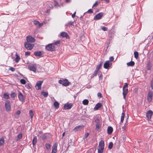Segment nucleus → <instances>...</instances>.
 Wrapping results in <instances>:
<instances>
[{"mask_svg": "<svg viewBox=\"0 0 153 153\" xmlns=\"http://www.w3.org/2000/svg\"><path fill=\"white\" fill-rule=\"evenodd\" d=\"M45 49L48 51H55V47L53 44H49L46 46Z\"/></svg>", "mask_w": 153, "mask_h": 153, "instance_id": "f257e3e1", "label": "nucleus"}, {"mask_svg": "<svg viewBox=\"0 0 153 153\" xmlns=\"http://www.w3.org/2000/svg\"><path fill=\"white\" fill-rule=\"evenodd\" d=\"M59 83L65 86H68L71 83L69 82L68 80L66 79H60L59 81Z\"/></svg>", "mask_w": 153, "mask_h": 153, "instance_id": "f03ea898", "label": "nucleus"}, {"mask_svg": "<svg viewBox=\"0 0 153 153\" xmlns=\"http://www.w3.org/2000/svg\"><path fill=\"white\" fill-rule=\"evenodd\" d=\"M25 47L27 49L29 50H31L34 46V45L31 44L29 43L26 42L24 44Z\"/></svg>", "mask_w": 153, "mask_h": 153, "instance_id": "7ed1b4c3", "label": "nucleus"}, {"mask_svg": "<svg viewBox=\"0 0 153 153\" xmlns=\"http://www.w3.org/2000/svg\"><path fill=\"white\" fill-rule=\"evenodd\" d=\"M5 107L7 111H9L11 110V107L10 102L9 101H7L5 103Z\"/></svg>", "mask_w": 153, "mask_h": 153, "instance_id": "20e7f679", "label": "nucleus"}, {"mask_svg": "<svg viewBox=\"0 0 153 153\" xmlns=\"http://www.w3.org/2000/svg\"><path fill=\"white\" fill-rule=\"evenodd\" d=\"M42 82V81H39L36 82L35 86L36 89L38 90L41 89V86Z\"/></svg>", "mask_w": 153, "mask_h": 153, "instance_id": "39448f33", "label": "nucleus"}, {"mask_svg": "<svg viewBox=\"0 0 153 153\" xmlns=\"http://www.w3.org/2000/svg\"><path fill=\"white\" fill-rule=\"evenodd\" d=\"M103 15V13L102 12H100L97 14L95 16L94 18V20H97L100 19Z\"/></svg>", "mask_w": 153, "mask_h": 153, "instance_id": "423d86ee", "label": "nucleus"}, {"mask_svg": "<svg viewBox=\"0 0 153 153\" xmlns=\"http://www.w3.org/2000/svg\"><path fill=\"white\" fill-rule=\"evenodd\" d=\"M153 97V93L152 91H149L148 96H147V100L149 102H151L152 100V99Z\"/></svg>", "mask_w": 153, "mask_h": 153, "instance_id": "0eeeda50", "label": "nucleus"}, {"mask_svg": "<svg viewBox=\"0 0 153 153\" xmlns=\"http://www.w3.org/2000/svg\"><path fill=\"white\" fill-rule=\"evenodd\" d=\"M153 114V112L151 110H149L146 112V116L147 118V120H150L151 119L152 116Z\"/></svg>", "mask_w": 153, "mask_h": 153, "instance_id": "6e6552de", "label": "nucleus"}, {"mask_svg": "<svg viewBox=\"0 0 153 153\" xmlns=\"http://www.w3.org/2000/svg\"><path fill=\"white\" fill-rule=\"evenodd\" d=\"M27 42L28 43H33L35 42V40L34 38L32 37L31 36H28L27 37Z\"/></svg>", "mask_w": 153, "mask_h": 153, "instance_id": "1a4fd4ad", "label": "nucleus"}, {"mask_svg": "<svg viewBox=\"0 0 153 153\" xmlns=\"http://www.w3.org/2000/svg\"><path fill=\"white\" fill-rule=\"evenodd\" d=\"M112 65L111 62L108 60L106 62L104 65V68L105 69H108Z\"/></svg>", "mask_w": 153, "mask_h": 153, "instance_id": "9d476101", "label": "nucleus"}, {"mask_svg": "<svg viewBox=\"0 0 153 153\" xmlns=\"http://www.w3.org/2000/svg\"><path fill=\"white\" fill-rule=\"evenodd\" d=\"M83 125H79L73 129V131L76 132L80 131L83 129L84 128Z\"/></svg>", "mask_w": 153, "mask_h": 153, "instance_id": "9b49d317", "label": "nucleus"}, {"mask_svg": "<svg viewBox=\"0 0 153 153\" xmlns=\"http://www.w3.org/2000/svg\"><path fill=\"white\" fill-rule=\"evenodd\" d=\"M72 104L71 103H67L64 104V110L69 109L71 108L72 106Z\"/></svg>", "mask_w": 153, "mask_h": 153, "instance_id": "f8f14e48", "label": "nucleus"}, {"mask_svg": "<svg viewBox=\"0 0 153 153\" xmlns=\"http://www.w3.org/2000/svg\"><path fill=\"white\" fill-rule=\"evenodd\" d=\"M57 144L56 143L54 144L52 147V153H56L57 151Z\"/></svg>", "mask_w": 153, "mask_h": 153, "instance_id": "ddd939ff", "label": "nucleus"}, {"mask_svg": "<svg viewBox=\"0 0 153 153\" xmlns=\"http://www.w3.org/2000/svg\"><path fill=\"white\" fill-rule=\"evenodd\" d=\"M18 97L20 101L21 102L24 101L25 98L24 97L22 94L20 92L19 93Z\"/></svg>", "mask_w": 153, "mask_h": 153, "instance_id": "4468645a", "label": "nucleus"}, {"mask_svg": "<svg viewBox=\"0 0 153 153\" xmlns=\"http://www.w3.org/2000/svg\"><path fill=\"white\" fill-rule=\"evenodd\" d=\"M60 35L62 37H65L67 39H69V37L67 33L65 32H62L60 33Z\"/></svg>", "mask_w": 153, "mask_h": 153, "instance_id": "2eb2a0df", "label": "nucleus"}, {"mask_svg": "<svg viewBox=\"0 0 153 153\" xmlns=\"http://www.w3.org/2000/svg\"><path fill=\"white\" fill-rule=\"evenodd\" d=\"M28 69L30 70L35 72L36 70V68L35 65L33 66H28Z\"/></svg>", "mask_w": 153, "mask_h": 153, "instance_id": "dca6fc26", "label": "nucleus"}, {"mask_svg": "<svg viewBox=\"0 0 153 153\" xmlns=\"http://www.w3.org/2000/svg\"><path fill=\"white\" fill-rule=\"evenodd\" d=\"M123 98L125 100L126 96V95L127 94L128 91V89H123Z\"/></svg>", "mask_w": 153, "mask_h": 153, "instance_id": "f3484780", "label": "nucleus"}, {"mask_svg": "<svg viewBox=\"0 0 153 153\" xmlns=\"http://www.w3.org/2000/svg\"><path fill=\"white\" fill-rule=\"evenodd\" d=\"M105 144L104 141L103 140H101L99 142L98 147L104 148Z\"/></svg>", "mask_w": 153, "mask_h": 153, "instance_id": "a211bd4d", "label": "nucleus"}, {"mask_svg": "<svg viewBox=\"0 0 153 153\" xmlns=\"http://www.w3.org/2000/svg\"><path fill=\"white\" fill-rule=\"evenodd\" d=\"M102 106V104L100 103H97L94 108V110H97Z\"/></svg>", "mask_w": 153, "mask_h": 153, "instance_id": "6ab92c4d", "label": "nucleus"}, {"mask_svg": "<svg viewBox=\"0 0 153 153\" xmlns=\"http://www.w3.org/2000/svg\"><path fill=\"white\" fill-rule=\"evenodd\" d=\"M113 131V128L111 126H109L107 129V133L108 134H111Z\"/></svg>", "mask_w": 153, "mask_h": 153, "instance_id": "aec40b11", "label": "nucleus"}, {"mask_svg": "<svg viewBox=\"0 0 153 153\" xmlns=\"http://www.w3.org/2000/svg\"><path fill=\"white\" fill-rule=\"evenodd\" d=\"M34 54L36 56H42V52L40 51H38L34 52Z\"/></svg>", "mask_w": 153, "mask_h": 153, "instance_id": "412c9836", "label": "nucleus"}, {"mask_svg": "<svg viewBox=\"0 0 153 153\" xmlns=\"http://www.w3.org/2000/svg\"><path fill=\"white\" fill-rule=\"evenodd\" d=\"M125 115V113H124L123 112L121 116V120H120V124H121L123 122V121L124 120Z\"/></svg>", "mask_w": 153, "mask_h": 153, "instance_id": "4be33fe9", "label": "nucleus"}, {"mask_svg": "<svg viewBox=\"0 0 153 153\" xmlns=\"http://www.w3.org/2000/svg\"><path fill=\"white\" fill-rule=\"evenodd\" d=\"M134 62L133 61H131L127 63V65L128 66H133L134 65Z\"/></svg>", "mask_w": 153, "mask_h": 153, "instance_id": "5701e85b", "label": "nucleus"}, {"mask_svg": "<svg viewBox=\"0 0 153 153\" xmlns=\"http://www.w3.org/2000/svg\"><path fill=\"white\" fill-rule=\"evenodd\" d=\"M104 148L98 147V153H103Z\"/></svg>", "mask_w": 153, "mask_h": 153, "instance_id": "b1692460", "label": "nucleus"}, {"mask_svg": "<svg viewBox=\"0 0 153 153\" xmlns=\"http://www.w3.org/2000/svg\"><path fill=\"white\" fill-rule=\"evenodd\" d=\"M37 137H36L35 136L33 138V141H32V144L33 146L35 145L37 142Z\"/></svg>", "mask_w": 153, "mask_h": 153, "instance_id": "393cba45", "label": "nucleus"}, {"mask_svg": "<svg viewBox=\"0 0 153 153\" xmlns=\"http://www.w3.org/2000/svg\"><path fill=\"white\" fill-rule=\"evenodd\" d=\"M151 68L150 61H149L147 64V68L148 70H150Z\"/></svg>", "mask_w": 153, "mask_h": 153, "instance_id": "a878e982", "label": "nucleus"}, {"mask_svg": "<svg viewBox=\"0 0 153 153\" xmlns=\"http://www.w3.org/2000/svg\"><path fill=\"white\" fill-rule=\"evenodd\" d=\"M53 105L55 108L57 109L59 107V103L58 102L56 101L54 102Z\"/></svg>", "mask_w": 153, "mask_h": 153, "instance_id": "bb28decb", "label": "nucleus"}, {"mask_svg": "<svg viewBox=\"0 0 153 153\" xmlns=\"http://www.w3.org/2000/svg\"><path fill=\"white\" fill-rule=\"evenodd\" d=\"M22 133H20L17 136V138L16 140V141H18L20 139H21L22 138Z\"/></svg>", "mask_w": 153, "mask_h": 153, "instance_id": "cd10ccee", "label": "nucleus"}, {"mask_svg": "<svg viewBox=\"0 0 153 153\" xmlns=\"http://www.w3.org/2000/svg\"><path fill=\"white\" fill-rule=\"evenodd\" d=\"M3 98L5 99H7L9 98V94L7 93H5L3 95Z\"/></svg>", "mask_w": 153, "mask_h": 153, "instance_id": "c85d7f7f", "label": "nucleus"}, {"mask_svg": "<svg viewBox=\"0 0 153 153\" xmlns=\"http://www.w3.org/2000/svg\"><path fill=\"white\" fill-rule=\"evenodd\" d=\"M29 113L30 115V118L31 119H32L34 115V114L33 111L31 110H30L29 111Z\"/></svg>", "mask_w": 153, "mask_h": 153, "instance_id": "c756f323", "label": "nucleus"}, {"mask_svg": "<svg viewBox=\"0 0 153 153\" xmlns=\"http://www.w3.org/2000/svg\"><path fill=\"white\" fill-rule=\"evenodd\" d=\"M89 103V101L88 100L85 99L84 100L82 101V103L85 105H88Z\"/></svg>", "mask_w": 153, "mask_h": 153, "instance_id": "7c9ffc66", "label": "nucleus"}, {"mask_svg": "<svg viewBox=\"0 0 153 153\" xmlns=\"http://www.w3.org/2000/svg\"><path fill=\"white\" fill-rule=\"evenodd\" d=\"M101 126V125L100 124H96V125L95 130L97 131H98L99 130Z\"/></svg>", "mask_w": 153, "mask_h": 153, "instance_id": "2f4dec72", "label": "nucleus"}, {"mask_svg": "<svg viewBox=\"0 0 153 153\" xmlns=\"http://www.w3.org/2000/svg\"><path fill=\"white\" fill-rule=\"evenodd\" d=\"M102 65V62H101L97 66L96 70L98 71L100 69Z\"/></svg>", "mask_w": 153, "mask_h": 153, "instance_id": "473e14b6", "label": "nucleus"}, {"mask_svg": "<svg viewBox=\"0 0 153 153\" xmlns=\"http://www.w3.org/2000/svg\"><path fill=\"white\" fill-rule=\"evenodd\" d=\"M16 57L15 59V62H18L20 60V57L17 54H16Z\"/></svg>", "mask_w": 153, "mask_h": 153, "instance_id": "72a5a7b5", "label": "nucleus"}, {"mask_svg": "<svg viewBox=\"0 0 153 153\" xmlns=\"http://www.w3.org/2000/svg\"><path fill=\"white\" fill-rule=\"evenodd\" d=\"M134 57L136 59H137L138 58L139 56L138 53L137 51H135L134 52Z\"/></svg>", "mask_w": 153, "mask_h": 153, "instance_id": "f704fd0d", "label": "nucleus"}, {"mask_svg": "<svg viewBox=\"0 0 153 153\" xmlns=\"http://www.w3.org/2000/svg\"><path fill=\"white\" fill-rule=\"evenodd\" d=\"M41 94L43 95L45 97H46L48 95V92H45L44 91H42L41 92Z\"/></svg>", "mask_w": 153, "mask_h": 153, "instance_id": "c9c22d12", "label": "nucleus"}, {"mask_svg": "<svg viewBox=\"0 0 153 153\" xmlns=\"http://www.w3.org/2000/svg\"><path fill=\"white\" fill-rule=\"evenodd\" d=\"M48 7L50 8H53L54 7L53 5V2H48Z\"/></svg>", "mask_w": 153, "mask_h": 153, "instance_id": "e433bc0d", "label": "nucleus"}, {"mask_svg": "<svg viewBox=\"0 0 153 153\" xmlns=\"http://www.w3.org/2000/svg\"><path fill=\"white\" fill-rule=\"evenodd\" d=\"M4 143V140L3 138H1L0 139V146L3 145Z\"/></svg>", "mask_w": 153, "mask_h": 153, "instance_id": "4c0bfd02", "label": "nucleus"}, {"mask_svg": "<svg viewBox=\"0 0 153 153\" xmlns=\"http://www.w3.org/2000/svg\"><path fill=\"white\" fill-rule=\"evenodd\" d=\"M113 143L112 142H110L109 144L108 148L109 149H111L112 148L113 146Z\"/></svg>", "mask_w": 153, "mask_h": 153, "instance_id": "58836bf2", "label": "nucleus"}, {"mask_svg": "<svg viewBox=\"0 0 153 153\" xmlns=\"http://www.w3.org/2000/svg\"><path fill=\"white\" fill-rule=\"evenodd\" d=\"M94 122L96 123V124H100V120L98 118H95V119Z\"/></svg>", "mask_w": 153, "mask_h": 153, "instance_id": "ea45409f", "label": "nucleus"}, {"mask_svg": "<svg viewBox=\"0 0 153 153\" xmlns=\"http://www.w3.org/2000/svg\"><path fill=\"white\" fill-rule=\"evenodd\" d=\"M20 82L21 84L24 85L26 83V81L23 79H21L20 80Z\"/></svg>", "mask_w": 153, "mask_h": 153, "instance_id": "a19ab883", "label": "nucleus"}, {"mask_svg": "<svg viewBox=\"0 0 153 153\" xmlns=\"http://www.w3.org/2000/svg\"><path fill=\"white\" fill-rule=\"evenodd\" d=\"M45 147L47 149H49L51 147L50 145L48 143L46 144Z\"/></svg>", "mask_w": 153, "mask_h": 153, "instance_id": "79ce46f5", "label": "nucleus"}, {"mask_svg": "<svg viewBox=\"0 0 153 153\" xmlns=\"http://www.w3.org/2000/svg\"><path fill=\"white\" fill-rule=\"evenodd\" d=\"M98 72V71L95 70V71L94 72L93 75H92V77H93L94 76H95L97 75V74Z\"/></svg>", "mask_w": 153, "mask_h": 153, "instance_id": "37998d69", "label": "nucleus"}, {"mask_svg": "<svg viewBox=\"0 0 153 153\" xmlns=\"http://www.w3.org/2000/svg\"><path fill=\"white\" fill-rule=\"evenodd\" d=\"M10 96L12 98H14L16 96V94L15 93H12L11 94Z\"/></svg>", "mask_w": 153, "mask_h": 153, "instance_id": "c03bdc74", "label": "nucleus"}, {"mask_svg": "<svg viewBox=\"0 0 153 153\" xmlns=\"http://www.w3.org/2000/svg\"><path fill=\"white\" fill-rule=\"evenodd\" d=\"M93 13V10H92L91 9H89L87 12H85V13L83 16L85 14V13Z\"/></svg>", "mask_w": 153, "mask_h": 153, "instance_id": "a18cd8bd", "label": "nucleus"}, {"mask_svg": "<svg viewBox=\"0 0 153 153\" xmlns=\"http://www.w3.org/2000/svg\"><path fill=\"white\" fill-rule=\"evenodd\" d=\"M60 40H58L56 42H54L53 44L55 45H57L58 44H59L60 43Z\"/></svg>", "mask_w": 153, "mask_h": 153, "instance_id": "49530a36", "label": "nucleus"}, {"mask_svg": "<svg viewBox=\"0 0 153 153\" xmlns=\"http://www.w3.org/2000/svg\"><path fill=\"white\" fill-rule=\"evenodd\" d=\"M33 23L34 25H38L39 24V22L36 20H34L33 22Z\"/></svg>", "mask_w": 153, "mask_h": 153, "instance_id": "de8ad7c7", "label": "nucleus"}, {"mask_svg": "<svg viewBox=\"0 0 153 153\" xmlns=\"http://www.w3.org/2000/svg\"><path fill=\"white\" fill-rule=\"evenodd\" d=\"M53 5L54 6H59L58 3L56 1H54Z\"/></svg>", "mask_w": 153, "mask_h": 153, "instance_id": "09e8293b", "label": "nucleus"}, {"mask_svg": "<svg viewBox=\"0 0 153 153\" xmlns=\"http://www.w3.org/2000/svg\"><path fill=\"white\" fill-rule=\"evenodd\" d=\"M102 29L103 30V31H107L108 30V28L106 27H102Z\"/></svg>", "mask_w": 153, "mask_h": 153, "instance_id": "8fccbe9b", "label": "nucleus"}, {"mask_svg": "<svg viewBox=\"0 0 153 153\" xmlns=\"http://www.w3.org/2000/svg\"><path fill=\"white\" fill-rule=\"evenodd\" d=\"M9 70L12 72L14 71L15 70V68L12 67H10L9 68Z\"/></svg>", "mask_w": 153, "mask_h": 153, "instance_id": "3c124183", "label": "nucleus"}, {"mask_svg": "<svg viewBox=\"0 0 153 153\" xmlns=\"http://www.w3.org/2000/svg\"><path fill=\"white\" fill-rule=\"evenodd\" d=\"M114 57H113V56H111L110 58H109V60H110V61L111 62H112L114 60Z\"/></svg>", "mask_w": 153, "mask_h": 153, "instance_id": "603ef678", "label": "nucleus"}, {"mask_svg": "<svg viewBox=\"0 0 153 153\" xmlns=\"http://www.w3.org/2000/svg\"><path fill=\"white\" fill-rule=\"evenodd\" d=\"M97 96L98 97H99L100 98H102V94L100 92H98V93Z\"/></svg>", "mask_w": 153, "mask_h": 153, "instance_id": "864d4df0", "label": "nucleus"}, {"mask_svg": "<svg viewBox=\"0 0 153 153\" xmlns=\"http://www.w3.org/2000/svg\"><path fill=\"white\" fill-rule=\"evenodd\" d=\"M128 84L127 83H125V85L123 87V89H125V88L128 86Z\"/></svg>", "mask_w": 153, "mask_h": 153, "instance_id": "5fc2aeb1", "label": "nucleus"}, {"mask_svg": "<svg viewBox=\"0 0 153 153\" xmlns=\"http://www.w3.org/2000/svg\"><path fill=\"white\" fill-rule=\"evenodd\" d=\"M89 134L88 133H86L84 135V137L85 138H87L89 136Z\"/></svg>", "mask_w": 153, "mask_h": 153, "instance_id": "6e6d98bb", "label": "nucleus"}, {"mask_svg": "<svg viewBox=\"0 0 153 153\" xmlns=\"http://www.w3.org/2000/svg\"><path fill=\"white\" fill-rule=\"evenodd\" d=\"M151 87L152 89H153V80H152L151 82Z\"/></svg>", "mask_w": 153, "mask_h": 153, "instance_id": "4d7b16f0", "label": "nucleus"}, {"mask_svg": "<svg viewBox=\"0 0 153 153\" xmlns=\"http://www.w3.org/2000/svg\"><path fill=\"white\" fill-rule=\"evenodd\" d=\"M98 5V3L97 1H96L93 6L92 7L93 8L94 7H96Z\"/></svg>", "mask_w": 153, "mask_h": 153, "instance_id": "13d9d810", "label": "nucleus"}, {"mask_svg": "<svg viewBox=\"0 0 153 153\" xmlns=\"http://www.w3.org/2000/svg\"><path fill=\"white\" fill-rule=\"evenodd\" d=\"M30 54V52H26L25 53V55L26 56L29 55Z\"/></svg>", "mask_w": 153, "mask_h": 153, "instance_id": "bf43d9fd", "label": "nucleus"}, {"mask_svg": "<svg viewBox=\"0 0 153 153\" xmlns=\"http://www.w3.org/2000/svg\"><path fill=\"white\" fill-rule=\"evenodd\" d=\"M76 13V12H75L72 15V18H74L75 17V14Z\"/></svg>", "mask_w": 153, "mask_h": 153, "instance_id": "052dcab7", "label": "nucleus"}, {"mask_svg": "<svg viewBox=\"0 0 153 153\" xmlns=\"http://www.w3.org/2000/svg\"><path fill=\"white\" fill-rule=\"evenodd\" d=\"M21 113V111H18L16 113V114L17 115H19V114Z\"/></svg>", "mask_w": 153, "mask_h": 153, "instance_id": "680f3d73", "label": "nucleus"}, {"mask_svg": "<svg viewBox=\"0 0 153 153\" xmlns=\"http://www.w3.org/2000/svg\"><path fill=\"white\" fill-rule=\"evenodd\" d=\"M73 23V22L70 21L68 22V24L69 25H72Z\"/></svg>", "mask_w": 153, "mask_h": 153, "instance_id": "e2e57ef3", "label": "nucleus"}, {"mask_svg": "<svg viewBox=\"0 0 153 153\" xmlns=\"http://www.w3.org/2000/svg\"><path fill=\"white\" fill-rule=\"evenodd\" d=\"M43 25V24L42 23H40L39 22V24L38 25L39 27H40L41 26H42Z\"/></svg>", "mask_w": 153, "mask_h": 153, "instance_id": "0e129e2a", "label": "nucleus"}, {"mask_svg": "<svg viewBox=\"0 0 153 153\" xmlns=\"http://www.w3.org/2000/svg\"><path fill=\"white\" fill-rule=\"evenodd\" d=\"M125 125H126V124L123 127V130L124 131H125L126 130V127L125 126Z\"/></svg>", "mask_w": 153, "mask_h": 153, "instance_id": "69168bd1", "label": "nucleus"}, {"mask_svg": "<svg viewBox=\"0 0 153 153\" xmlns=\"http://www.w3.org/2000/svg\"><path fill=\"white\" fill-rule=\"evenodd\" d=\"M123 140H125L126 139V136L125 135H123Z\"/></svg>", "mask_w": 153, "mask_h": 153, "instance_id": "338daca9", "label": "nucleus"}, {"mask_svg": "<svg viewBox=\"0 0 153 153\" xmlns=\"http://www.w3.org/2000/svg\"><path fill=\"white\" fill-rule=\"evenodd\" d=\"M25 86L27 88H30V87H29V86L28 85H25Z\"/></svg>", "mask_w": 153, "mask_h": 153, "instance_id": "774afa93", "label": "nucleus"}]
</instances>
